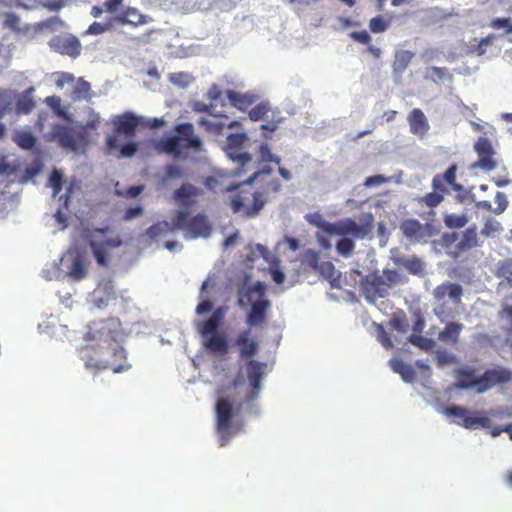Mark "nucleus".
<instances>
[{"instance_id":"10","label":"nucleus","mask_w":512,"mask_h":512,"mask_svg":"<svg viewBox=\"0 0 512 512\" xmlns=\"http://www.w3.org/2000/svg\"><path fill=\"white\" fill-rule=\"evenodd\" d=\"M247 140L248 136L243 132L230 134L226 140L224 150L229 159L237 165L234 171V175L236 176H240L257 168L252 156L249 153L242 151Z\"/></svg>"},{"instance_id":"57","label":"nucleus","mask_w":512,"mask_h":512,"mask_svg":"<svg viewBox=\"0 0 512 512\" xmlns=\"http://www.w3.org/2000/svg\"><path fill=\"white\" fill-rule=\"evenodd\" d=\"M350 37L361 44H369L371 42V36L366 30L353 31L350 33Z\"/></svg>"},{"instance_id":"4","label":"nucleus","mask_w":512,"mask_h":512,"mask_svg":"<svg viewBox=\"0 0 512 512\" xmlns=\"http://www.w3.org/2000/svg\"><path fill=\"white\" fill-rule=\"evenodd\" d=\"M85 365L98 370L110 369L114 373L127 371L130 365L127 363V355L120 342H112L110 345H101L90 354L83 357Z\"/></svg>"},{"instance_id":"63","label":"nucleus","mask_w":512,"mask_h":512,"mask_svg":"<svg viewBox=\"0 0 512 512\" xmlns=\"http://www.w3.org/2000/svg\"><path fill=\"white\" fill-rule=\"evenodd\" d=\"M386 182V178L382 175H374L366 178L364 185L366 187L378 186Z\"/></svg>"},{"instance_id":"55","label":"nucleus","mask_w":512,"mask_h":512,"mask_svg":"<svg viewBox=\"0 0 512 512\" xmlns=\"http://www.w3.org/2000/svg\"><path fill=\"white\" fill-rule=\"evenodd\" d=\"M110 28H111V24H109V23L93 22L89 26L87 33L92 34V35H99V34L104 33L105 31L109 30Z\"/></svg>"},{"instance_id":"18","label":"nucleus","mask_w":512,"mask_h":512,"mask_svg":"<svg viewBox=\"0 0 512 512\" xmlns=\"http://www.w3.org/2000/svg\"><path fill=\"white\" fill-rule=\"evenodd\" d=\"M186 218V211H178L175 217L172 219V223H169L167 221L157 222L147 229L146 234L148 235L149 238L155 239L162 234H167L168 232H172L175 229L182 228Z\"/></svg>"},{"instance_id":"49","label":"nucleus","mask_w":512,"mask_h":512,"mask_svg":"<svg viewBox=\"0 0 512 512\" xmlns=\"http://www.w3.org/2000/svg\"><path fill=\"white\" fill-rule=\"evenodd\" d=\"M432 188L434 191L442 193L444 196L450 192L449 185L445 180L441 177V174H436L432 179Z\"/></svg>"},{"instance_id":"59","label":"nucleus","mask_w":512,"mask_h":512,"mask_svg":"<svg viewBox=\"0 0 512 512\" xmlns=\"http://www.w3.org/2000/svg\"><path fill=\"white\" fill-rule=\"evenodd\" d=\"M123 0H107L103 3L105 12L116 13L120 10Z\"/></svg>"},{"instance_id":"43","label":"nucleus","mask_w":512,"mask_h":512,"mask_svg":"<svg viewBox=\"0 0 512 512\" xmlns=\"http://www.w3.org/2000/svg\"><path fill=\"white\" fill-rule=\"evenodd\" d=\"M49 184L53 189V196H56L61 192L63 184V175L59 170L54 169L51 172Z\"/></svg>"},{"instance_id":"54","label":"nucleus","mask_w":512,"mask_h":512,"mask_svg":"<svg viewBox=\"0 0 512 512\" xmlns=\"http://www.w3.org/2000/svg\"><path fill=\"white\" fill-rule=\"evenodd\" d=\"M165 175H166V178H168V179H178V178H182L185 175V173H184V170L180 166L169 165L165 169Z\"/></svg>"},{"instance_id":"41","label":"nucleus","mask_w":512,"mask_h":512,"mask_svg":"<svg viewBox=\"0 0 512 512\" xmlns=\"http://www.w3.org/2000/svg\"><path fill=\"white\" fill-rule=\"evenodd\" d=\"M316 272L320 273L325 279L329 280L331 283H333L337 277H336V269L334 265L329 262H321L318 266Z\"/></svg>"},{"instance_id":"34","label":"nucleus","mask_w":512,"mask_h":512,"mask_svg":"<svg viewBox=\"0 0 512 512\" xmlns=\"http://www.w3.org/2000/svg\"><path fill=\"white\" fill-rule=\"evenodd\" d=\"M198 124L206 132L213 134V135L222 134V131L225 128V123H223L221 121L209 120L206 118L199 119Z\"/></svg>"},{"instance_id":"37","label":"nucleus","mask_w":512,"mask_h":512,"mask_svg":"<svg viewBox=\"0 0 512 512\" xmlns=\"http://www.w3.org/2000/svg\"><path fill=\"white\" fill-rule=\"evenodd\" d=\"M320 257L318 252L308 249L302 255V264L316 271L320 265Z\"/></svg>"},{"instance_id":"3","label":"nucleus","mask_w":512,"mask_h":512,"mask_svg":"<svg viewBox=\"0 0 512 512\" xmlns=\"http://www.w3.org/2000/svg\"><path fill=\"white\" fill-rule=\"evenodd\" d=\"M512 382V371L496 366L487 369L482 375L476 376L473 368L465 367L456 371V387L460 389H473L478 394H483L496 385H505Z\"/></svg>"},{"instance_id":"19","label":"nucleus","mask_w":512,"mask_h":512,"mask_svg":"<svg viewBox=\"0 0 512 512\" xmlns=\"http://www.w3.org/2000/svg\"><path fill=\"white\" fill-rule=\"evenodd\" d=\"M235 345L239 348V355L242 359H250L256 356L259 350V343L251 337V330L241 331L236 339Z\"/></svg>"},{"instance_id":"33","label":"nucleus","mask_w":512,"mask_h":512,"mask_svg":"<svg viewBox=\"0 0 512 512\" xmlns=\"http://www.w3.org/2000/svg\"><path fill=\"white\" fill-rule=\"evenodd\" d=\"M15 143L22 149L31 150L37 143L36 137L28 131H17L14 135Z\"/></svg>"},{"instance_id":"29","label":"nucleus","mask_w":512,"mask_h":512,"mask_svg":"<svg viewBox=\"0 0 512 512\" xmlns=\"http://www.w3.org/2000/svg\"><path fill=\"white\" fill-rule=\"evenodd\" d=\"M394 263L398 266L404 267L409 273L414 275L422 274L424 271L423 262L416 256H413L411 258H395Z\"/></svg>"},{"instance_id":"35","label":"nucleus","mask_w":512,"mask_h":512,"mask_svg":"<svg viewBox=\"0 0 512 512\" xmlns=\"http://www.w3.org/2000/svg\"><path fill=\"white\" fill-rule=\"evenodd\" d=\"M497 277L504 278L512 286V259H506L499 262L497 266Z\"/></svg>"},{"instance_id":"46","label":"nucleus","mask_w":512,"mask_h":512,"mask_svg":"<svg viewBox=\"0 0 512 512\" xmlns=\"http://www.w3.org/2000/svg\"><path fill=\"white\" fill-rule=\"evenodd\" d=\"M3 26L18 31L20 30V18L14 13H5L3 15Z\"/></svg>"},{"instance_id":"11","label":"nucleus","mask_w":512,"mask_h":512,"mask_svg":"<svg viewBox=\"0 0 512 512\" xmlns=\"http://www.w3.org/2000/svg\"><path fill=\"white\" fill-rule=\"evenodd\" d=\"M266 287L263 283L257 282L249 286L243 293L248 302H252L251 311L247 315L246 322L250 327L261 326L267 318V311L271 303L265 298Z\"/></svg>"},{"instance_id":"1","label":"nucleus","mask_w":512,"mask_h":512,"mask_svg":"<svg viewBox=\"0 0 512 512\" xmlns=\"http://www.w3.org/2000/svg\"><path fill=\"white\" fill-rule=\"evenodd\" d=\"M265 363L249 360L247 363V376L252 389L243 400H238L240 388L243 381L240 378L234 379L230 384L223 385L217 390L218 399L215 403L216 430L219 435L221 447L228 444L232 435L239 431L234 429L232 420L235 412H238L243 403H250L255 400L260 391V384L263 377Z\"/></svg>"},{"instance_id":"48","label":"nucleus","mask_w":512,"mask_h":512,"mask_svg":"<svg viewBox=\"0 0 512 512\" xmlns=\"http://www.w3.org/2000/svg\"><path fill=\"white\" fill-rule=\"evenodd\" d=\"M445 223L449 228H462L466 225L467 219L463 215L451 214L446 217Z\"/></svg>"},{"instance_id":"9","label":"nucleus","mask_w":512,"mask_h":512,"mask_svg":"<svg viewBox=\"0 0 512 512\" xmlns=\"http://www.w3.org/2000/svg\"><path fill=\"white\" fill-rule=\"evenodd\" d=\"M445 413L449 416L459 418L461 421H457V424L466 429H476L478 427L491 428V435L493 437H497L501 433L506 432L512 440V424L492 428L490 418L485 416L482 411L470 412L467 408L462 406H450L445 409Z\"/></svg>"},{"instance_id":"23","label":"nucleus","mask_w":512,"mask_h":512,"mask_svg":"<svg viewBox=\"0 0 512 512\" xmlns=\"http://www.w3.org/2000/svg\"><path fill=\"white\" fill-rule=\"evenodd\" d=\"M182 228H186L193 237H206L211 231L207 219L203 215H196L190 219L187 217Z\"/></svg>"},{"instance_id":"21","label":"nucleus","mask_w":512,"mask_h":512,"mask_svg":"<svg viewBox=\"0 0 512 512\" xmlns=\"http://www.w3.org/2000/svg\"><path fill=\"white\" fill-rule=\"evenodd\" d=\"M51 47L60 54L73 58L81 52V44L76 37H56L52 39Z\"/></svg>"},{"instance_id":"7","label":"nucleus","mask_w":512,"mask_h":512,"mask_svg":"<svg viewBox=\"0 0 512 512\" xmlns=\"http://www.w3.org/2000/svg\"><path fill=\"white\" fill-rule=\"evenodd\" d=\"M399 279L400 276L395 270L386 269L383 275L373 272L361 279L360 291L368 302L375 303L377 299L386 297Z\"/></svg>"},{"instance_id":"5","label":"nucleus","mask_w":512,"mask_h":512,"mask_svg":"<svg viewBox=\"0 0 512 512\" xmlns=\"http://www.w3.org/2000/svg\"><path fill=\"white\" fill-rule=\"evenodd\" d=\"M226 311V307H218L207 320L197 324V330L203 339V346L212 354H226L229 349L226 335L218 331Z\"/></svg>"},{"instance_id":"53","label":"nucleus","mask_w":512,"mask_h":512,"mask_svg":"<svg viewBox=\"0 0 512 512\" xmlns=\"http://www.w3.org/2000/svg\"><path fill=\"white\" fill-rule=\"evenodd\" d=\"M495 202L497 204V207L493 210V212L496 214L503 213L508 206L506 195L503 192L498 191L495 195Z\"/></svg>"},{"instance_id":"31","label":"nucleus","mask_w":512,"mask_h":512,"mask_svg":"<svg viewBox=\"0 0 512 512\" xmlns=\"http://www.w3.org/2000/svg\"><path fill=\"white\" fill-rule=\"evenodd\" d=\"M478 245V236L476 228H468L463 232L460 241L457 244L458 249L464 251L469 250Z\"/></svg>"},{"instance_id":"42","label":"nucleus","mask_w":512,"mask_h":512,"mask_svg":"<svg viewBox=\"0 0 512 512\" xmlns=\"http://www.w3.org/2000/svg\"><path fill=\"white\" fill-rule=\"evenodd\" d=\"M5 4L14 3L18 7L25 9H35L40 6H46V0H1Z\"/></svg>"},{"instance_id":"24","label":"nucleus","mask_w":512,"mask_h":512,"mask_svg":"<svg viewBox=\"0 0 512 512\" xmlns=\"http://www.w3.org/2000/svg\"><path fill=\"white\" fill-rule=\"evenodd\" d=\"M140 121L137 116L131 112H126L118 117L115 125L116 131L123 133L128 137H132L135 134V130L139 125Z\"/></svg>"},{"instance_id":"12","label":"nucleus","mask_w":512,"mask_h":512,"mask_svg":"<svg viewBox=\"0 0 512 512\" xmlns=\"http://www.w3.org/2000/svg\"><path fill=\"white\" fill-rule=\"evenodd\" d=\"M368 222L365 225H358L353 219L346 218L337 223L321 222L318 226L328 235H350L357 239H363L372 229L373 216L368 214Z\"/></svg>"},{"instance_id":"60","label":"nucleus","mask_w":512,"mask_h":512,"mask_svg":"<svg viewBox=\"0 0 512 512\" xmlns=\"http://www.w3.org/2000/svg\"><path fill=\"white\" fill-rule=\"evenodd\" d=\"M494 35L490 34L484 38H482L476 48V52L478 55H483L486 52L485 47L492 44V41L494 39Z\"/></svg>"},{"instance_id":"13","label":"nucleus","mask_w":512,"mask_h":512,"mask_svg":"<svg viewBox=\"0 0 512 512\" xmlns=\"http://www.w3.org/2000/svg\"><path fill=\"white\" fill-rule=\"evenodd\" d=\"M48 140L57 141L62 148H68L76 151L79 145L87 143L86 132H75L71 128L63 125H53L48 136Z\"/></svg>"},{"instance_id":"51","label":"nucleus","mask_w":512,"mask_h":512,"mask_svg":"<svg viewBox=\"0 0 512 512\" xmlns=\"http://www.w3.org/2000/svg\"><path fill=\"white\" fill-rule=\"evenodd\" d=\"M280 189H281L280 182L278 181V179L273 178L263 184L262 190L260 192H263L264 195L268 198L269 194L278 193L280 191Z\"/></svg>"},{"instance_id":"44","label":"nucleus","mask_w":512,"mask_h":512,"mask_svg":"<svg viewBox=\"0 0 512 512\" xmlns=\"http://www.w3.org/2000/svg\"><path fill=\"white\" fill-rule=\"evenodd\" d=\"M354 242L349 238H342L337 242L336 249L338 253L344 257H348L354 250Z\"/></svg>"},{"instance_id":"30","label":"nucleus","mask_w":512,"mask_h":512,"mask_svg":"<svg viewBox=\"0 0 512 512\" xmlns=\"http://www.w3.org/2000/svg\"><path fill=\"white\" fill-rule=\"evenodd\" d=\"M227 97L231 104L241 111L246 110L254 102V98L252 96L232 90L227 92Z\"/></svg>"},{"instance_id":"39","label":"nucleus","mask_w":512,"mask_h":512,"mask_svg":"<svg viewBox=\"0 0 512 512\" xmlns=\"http://www.w3.org/2000/svg\"><path fill=\"white\" fill-rule=\"evenodd\" d=\"M444 200V196L442 193L434 191L427 193L426 195L420 197L418 202L420 204H425L429 208H434L438 206Z\"/></svg>"},{"instance_id":"14","label":"nucleus","mask_w":512,"mask_h":512,"mask_svg":"<svg viewBox=\"0 0 512 512\" xmlns=\"http://www.w3.org/2000/svg\"><path fill=\"white\" fill-rule=\"evenodd\" d=\"M463 295V289L462 287L457 283H451L449 281H446L433 290V297L437 302H441L442 304L435 308V314L440 318L448 317L449 313H446L445 306H444V300L446 297H449V299L454 304H460L461 303V297Z\"/></svg>"},{"instance_id":"20","label":"nucleus","mask_w":512,"mask_h":512,"mask_svg":"<svg viewBox=\"0 0 512 512\" xmlns=\"http://www.w3.org/2000/svg\"><path fill=\"white\" fill-rule=\"evenodd\" d=\"M121 244L122 240L118 236L107 238L101 242L91 240L89 243L97 263L101 266H107L108 264L107 248H116Z\"/></svg>"},{"instance_id":"17","label":"nucleus","mask_w":512,"mask_h":512,"mask_svg":"<svg viewBox=\"0 0 512 512\" xmlns=\"http://www.w3.org/2000/svg\"><path fill=\"white\" fill-rule=\"evenodd\" d=\"M63 262H70L68 266L67 275L74 281H80L87 276V261L85 256L77 251H68L61 259Z\"/></svg>"},{"instance_id":"61","label":"nucleus","mask_w":512,"mask_h":512,"mask_svg":"<svg viewBox=\"0 0 512 512\" xmlns=\"http://www.w3.org/2000/svg\"><path fill=\"white\" fill-rule=\"evenodd\" d=\"M142 214H143V208L140 205L135 206V207H130L125 211L124 219L132 220Z\"/></svg>"},{"instance_id":"16","label":"nucleus","mask_w":512,"mask_h":512,"mask_svg":"<svg viewBox=\"0 0 512 512\" xmlns=\"http://www.w3.org/2000/svg\"><path fill=\"white\" fill-rule=\"evenodd\" d=\"M400 229L406 238L414 242H420L437 233L432 224H421L416 219L404 220L400 225Z\"/></svg>"},{"instance_id":"8","label":"nucleus","mask_w":512,"mask_h":512,"mask_svg":"<svg viewBox=\"0 0 512 512\" xmlns=\"http://www.w3.org/2000/svg\"><path fill=\"white\" fill-rule=\"evenodd\" d=\"M176 135L163 138L158 143V148L174 156H179L182 149L200 150L202 140L194 134V127L191 123H180L174 128Z\"/></svg>"},{"instance_id":"32","label":"nucleus","mask_w":512,"mask_h":512,"mask_svg":"<svg viewBox=\"0 0 512 512\" xmlns=\"http://www.w3.org/2000/svg\"><path fill=\"white\" fill-rule=\"evenodd\" d=\"M197 189L189 183L183 184L174 192V198L183 205H188L190 199L197 195Z\"/></svg>"},{"instance_id":"58","label":"nucleus","mask_w":512,"mask_h":512,"mask_svg":"<svg viewBox=\"0 0 512 512\" xmlns=\"http://www.w3.org/2000/svg\"><path fill=\"white\" fill-rule=\"evenodd\" d=\"M138 146L134 142H129L121 146L119 157H132L137 152Z\"/></svg>"},{"instance_id":"38","label":"nucleus","mask_w":512,"mask_h":512,"mask_svg":"<svg viewBox=\"0 0 512 512\" xmlns=\"http://www.w3.org/2000/svg\"><path fill=\"white\" fill-rule=\"evenodd\" d=\"M409 342L412 345L417 346L425 351H429V350L433 349L435 346V341L433 339L423 337V336L417 335V334L410 335Z\"/></svg>"},{"instance_id":"45","label":"nucleus","mask_w":512,"mask_h":512,"mask_svg":"<svg viewBox=\"0 0 512 512\" xmlns=\"http://www.w3.org/2000/svg\"><path fill=\"white\" fill-rule=\"evenodd\" d=\"M269 107L265 103H260L253 107L249 112V118L252 121H259L265 117V115L268 113Z\"/></svg>"},{"instance_id":"52","label":"nucleus","mask_w":512,"mask_h":512,"mask_svg":"<svg viewBox=\"0 0 512 512\" xmlns=\"http://www.w3.org/2000/svg\"><path fill=\"white\" fill-rule=\"evenodd\" d=\"M90 84L80 78L77 82V85L74 89V94L76 98H86L89 95Z\"/></svg>"},{"instance_id":"64","label":"nucleus","mask_w":512,"mask_h":512,"mask_svg":"<svg viewBox=\"0 0 512 512\" xmlns=\"http://www.w3.org/2000/svg\"><path fill=\"white\" fill-rule=\"evenodd\" d=\"M34 102L31 99L20 100L17 104L19 111L29 113L34 107Z\"/></svg>"},{"instance_id":"40","label":"nucleus","mask_w":512,"mask_h":512,"mask_svg":"<svg viewBox=\"0 0 512 512\" xmlns=\"http://www.w3.org/2000/svg\"><path fill=\"white\" fill-rule=\"evenodd\" d=\"M390 26V21L382 15H378L369 21V29L372 33H382Z\"/></svg>"},{"instance_id":"27","label":"nucleus","mask_w":512,"mask_h":512,"mask_svg":"<svg viewBox=\"0 0 512 512\" xmlns=\"http://www.w3.org/2000/svg\"><path fill=\"white\" fill-rule=\"evenodd\" d=\"M414 54L408 50H398L395 53V59L393 61V72L397 76H401L403 72L409 66Z\"/></svg>"},{"instance_id":"36","label":"nucleus","mask_w":512,"mask_h":512,"mask_svg":"<svg viewBox=\"0 0 512 512\" xmlns=\"http://www.w3.org/2000/svg\"><path fill=\"white\" fill-rule=\"evenodd\" d=\"M456 172H457V165L452 164L443 174H441V177L447 182L449 187L454 191H461L462 186L456 182Z\"/></svg>"},{"instance_id":"2","label":"nucleus","mask_w":512,"mask_h":512,"mask_svg":"<svg viewBox=\"0 0 512 512\" xmlns=\"http://www.w3.org/2000/svg\"><path fill=\"white\" fill-rule=\"evenodd\" d=\"M253 173L242 183L237 185H230L226 191L238 192L232 196L230 201L231 209L234 213H240L245 217H256L268 202V198L263 192L253 191L250 184L262 175H269L272 172L270 167L262 170L254 169Z\"/></svg>"},{"instance_id":"50","label":"nucleus","mask_w":512,"mask_h":512,"mask_svg":"<svg viewBox=\"0 0 512 512\" xmlns=\"http://www.w3.org/2000/svg\"><path fill=\"white\" fill-rule=\"evenodd\" d=\"M490 27L496 30L505 28L506 33L510 34L512 33V20L511 18H495L491 21Z\"/></svg>"},{"instance_id":"47","label":"nucleus","mask_w":512,"mask_h":512,"mask_svg":"<svg viewBox=\"0 0 512 512\" xmlns=\"http://www.w3.org/2000/svg\"><path fill=\"white\" fill-rule=\"evenodd\" d=\"M259 152L262 162H274L277 165L280 164V158L272 154L268 144H261L259 147Z\"/></svg>"},{"instance_id":"26","label":"nucleus","mask_w":512,"mask_h":512,"mask_svg":"<svg viewBox=\"0 0 512 512\" xmlns=\"http://www.w3.org/2000/svg\"><path fill=\"white\" fill-rule=\"evenodd\" d=\"M390 367L395 373L400 374L402 379L407 383H412L416 379V372L412 366L406 364L401 359H391L389 361Z\"/></svg>"},{"instance_id":"28","label":"nucleus","mask_w":512,"mask_h":512,"mask_svg":"<svg viewBox=\"0 0 512 512\" xmlns=\"http://www.w3.org/2000/svg\"><path fill=\"white\" fill-rule=\"evenodd\" d=\"M115 20L122 24H131L134 26L143 24L144 16L139 13V11L135 8H127L124 11H121L116 17Z\"/></svg>"},{"instance_id":"25","label":"nucleus","mask_w":512,"mask_h":512,"mask_svg":"<svg viewBox=\"0 0 512 512\" xmlns=\"http://www.w3.org/2000/svg\"><path fill=\"white\" fill-rule=\"evenodd\" d=\"M462 329L463 325L461 323L449 322L439 333L438 339L443 343L455 346L459 341Z\"/></svg>"},{"instance_id":"22","label":"nucleus","mask_w":512,"mask_h":512,"mask_svg":"<svg viewBox=\"0 0 512 512\" xmlns=\"http://www.w3.org/2000/svg\"><path fill=\"white\" fill-rule=\"evenodd\" d=\"M408 122L412 134L423 137L429 130V123L419 108H414L408 115Z\"/></svg>"},{"instance_id":"62","label":"nucleus","mask_w":512,"mask_h":512,"mask_svg":"<svg viewBox=\"0 0 512 512\" xmlns=\"http://www.w3.org/2000/svg\"><path fill=\"white\" fill-rule=\"evenodd\" d=\"M213 105H208L204 102L197 101L193 104V110L195 112L207 113L209 115L215 116L212 113Z\"/></svg>"},{"instance_id":"15","label":"nucleus","mask_w":512,"mask_h":512,"mask_svg":"<svg viewBox=\"0 0 512 512\" xmlns=\"http://www.w3.org/2000/svg\"><path fill=\"white\" fill-rule=\"evenodd\" d=\"M474 151L478 160L472 165L473 168H480L484 171H492L497 167L494 150L491 141L486 137H479L474 144Z\"/></svg>"},{"instance_id":"6","label":"nucleus","mask_w":512,"mask_h":512,"mask_svg":"<svg viewBox=\"0 0 512 512\" xmlns=\"http://www.w3.org/2000/svg\"><path fill=\"white\" fill-rule=\"evenodd\" d=\"M121 336V322L116 317H110L99 321H93L88 325V330L85 334V340L91 344L84 348L93 351L98 349L101 345H110L112 342H119Z\"/></svg>"},{"instance_id":"56","label":"nucleus","mask_w":512,"mask_h":512,"mask_svg":"<svg viewBox=\"0 0 512 512\" xmlns=\"http://www.w3.org/2000/svg\"><path fill=\"white\" fill-rule=\"evenodd\" d=\"M501 229V225L496 220H487L484 224V227L481 230V233L486 236H490L491 234L495 233L496 231Z\"/></svg>"}]
</instances>
